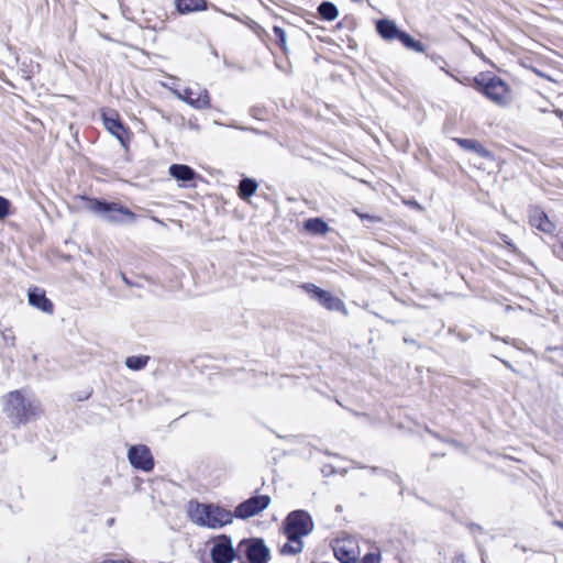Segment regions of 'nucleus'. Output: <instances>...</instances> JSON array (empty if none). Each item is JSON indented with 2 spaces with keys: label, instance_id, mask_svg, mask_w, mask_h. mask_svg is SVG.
Instances as JSON below:
<instances>
[{
  "label": "nucleus",
  "instance_id": "nucleus-1",
  "mask_svg": "<svg viewBox=\"0 0 563 563\" xmlns=\"http://www.w3.org/2000/svg\"><path fill=\"white\" fill-rule=\"evenodd\" d=\"M0 402L3 415L16 428L37 419L41 415L38 401L26 389L9 391L1 397Z\"/></svg>",
  "mask_w": 563,
  "mask_h": 563
},
{
  "label": "nucleus",
  "instance_id": "nucleus-2",
  "mask_svg": "<svg viewBox=\"0 0 563 563\" xmlns=\"http://www.w3.org/2000/svg\"><path fill=\"white\" fill-rule=\"evenodd\" d=\"M313 530L310 515L303 510L290 512L284 523L287 542L280 548L283 554H297L303 549L302 538Z\"/></svg>",
  "mask_w": 563,
  "mask_h": 563
},
{
  "label": "nucleus",
  "instance_id": "nucleus-3",
  "mask_svg": "<svg viewBox=\"0 0 563 563\" xmlns=\"http://www.w3.org/2000/svg\"><path fill=\"white\" fill-rule=\"evenodd\" d=\"M190 520L200 527L219 529L233 520V514L220 506L212 504L190 503L188 506Z\"/></svg>",
  "mask_w": 563,
  "mask_h": 563
},
{
  "label": "nucleus",
  "instance_id": "nucleus-4",
  "mask_svg": "<svg viewBox=\"0 0 563 563\" xmlns=\"http://www.w3.org/2000/svg\"><path fill=\"white\" fill-rule=\"evenodd\" d=\"M87 209L104 221L114 224L132 223L136 220L133 211L118 202H106L96 199H89Z\"/></svg>",
  "mask_w": 563,
  "mask_h": 563
},
{
  "label": "nucleus",
  "instance_id": "nucleus-5",
  "mask_svg": "<svg viewBox=\"0 0 563 563\" xmlns=\"http://www.w3.org/2000/svg\"><path fill=\"white\" fill-rule=\"evenodd\" d=\"M474 84L478 91L498 106H507L511 100L509 87L497 76L479 75Z\"/></svg>",
  "mask_w": 563,
  "mask_h": 563
},
{
  "label": "nucleus",
  "instance_id": "nucleus-6",
  "mask_svg": "<svg viewBox=\"0 0 563 563\" xmlns=\"http://www.w3.org/2000/svg\"><path fill=\"white\" fill-rule=\"evenodd\" d=\"M179 100L186 102L190 107L202 110L210 107V97L207 89L196 86L180 89L175 82L172 85L164 84Z\"/></svg>",
  "mask_w": 563,
  "mask_h": 563
},
{
  "label": "nucleus",
  "instance_id": "nucleus-7",
  "mask_svg": "<svg viewBox=\"0 0 563 563\" xmlns=\"http://www.w3.org/2000/svg\"><path fill=\"white\" fill-rule=\"evenodd\" d=\"M268 495H258L241 503L234 510V516L239 519H247L261 514L271 505Z\"/></svg>",
  "mask_w": 563,
  "mask_h": 563
},
{
  "label": "nucleus",
  "instance_id": "nucleus-8",
  "mask_svg": "<svg viewBox=\"0 0 563 563\" xmlns=\"http://www.w3.org/2000/svg\"><path fill=\"white\" fill-rule=\"evenodd\" d=\"M333 551L341 563H355L361 555L357 541L352 537L335 540Z\"/></svg>",
  "mask_w": 563,
  "mask_h": 563
},
{
  "label": "nucleus",
  "instance_id": "nucleus-9",
  "mask_svg": "<svg viewBox=\"0 0 563 563\" xmlns=\"http://www.w3.org/2000/svg\"><path fill=\"white\" fill-rule=\"evenodd\" d=\"M128 459L134 468L150 472L154 467L151 450L144 444L132 445L128 451Z\"/></svg>",
  "mask_w": 563,
  "mask_h": 563
},
{
  "label": "nucleus",
  "instance_id": "nucleus-10",
  "mask_svg": "<svg viewBox=\"0 0 563 563\" xmlns=\"http://www.w3.org/2000/svg\"><path fill=\"white\" fill-rule=\"evenodd\" d=\"M211 558L214 563H230L234 559V550L227 537H221L211 549Z\"/></svg>",
  "mask_w": 563,
  "mask_h": 563
},
{
  "label": "nucleus",
  "instance_id": "nucleus-11",
  "mask_svg": "<svg viewBox=\"0 0 563 563\" xmlns=\"http://www.w3.org/2000/svg\"><path fill=\"white\" fill-rule=\"evenodd\" d=\"M27 299L29 303L33 306L34 308L52 314L54 311V305L52 301L46 297L45 291L40 288H33L30 289L27 292Z\"/></svg>",
  "mask_w": 563,
  "mask_h": 563
},
{
  "label": "nucleus",
  "instance_id": "nucleus-12",
  "mask_svg": "<svg viewBox=\"0 0 563 563\" xmlns=\"http://www.w3.org/2000/svg\"><path fill=\"white\" fill-rule=\"evenodd\" d=\"M250 563H267L269 559V550L262 540H254L246 550Z\"/></svg>",
  "mask_w": 563,
  "mask_h": 563
},
{
  "label": "nucleus",
  "instance_id": "nucleus-13",
  "mask_svg": "<svg viewBox=\"0 0 563 563\" xmlns=\"http://www.w3.org/2000/svg\"><path fill=\"white\" fill-rule=\"evenodd\" d=\"M529 223L531 227L539 231L551 234L554 232L555 225L548 218V216L540 209H533L529 217Z\"/></svg>",
  "mask_w": 563,
  "mask_h": 563
},
{
  "label": "nucleus",
  "instance_id": "nucleus-14",
  "mask_svg": "<svg viewBox=\"0 0 563 563\" xmlns=\"http://www.w3.org/2000/svg\"><path fill=\"white\" fill-rule=\"evenodd\" d=\"M317 300L327 310L339 311L345 316L347 314V309L344 302L339 297H334L331 292L327 290L319 292Z\"/></svg>",
  "mask_w": 563,
  "mask_h": 563
},
{
  "label": "nucleus",
  "instance_id": "nucleus-15",
  "mask_svg": "<svg viewBox=\"0 0 563 563\" xmlns=\"http://www.w3.org/2000/svg\"><path fill=\"white\" fill-rule=\"evenodd\" d=\"M377 33L386 41L399 40L401 31L395 22L384 19L376 23Z\"/></svg>",
  "mask_w": 563,
  "mask_h": 563
},
{
  "label": "nucleus",
  "instance_id": "nucleus-16",
  "mask_svg": "<svg viewBox=\"0 0 563 563\" xmlns=\"http://www.w3.org/2000/svg\"><path fill=\"white\" fill-rule=\"evenodd\" d=\"M103 123L106 129L112 135H114L121 143H123L125 130L122 123L120 122L118 114L115 112L104 113Z\"/></svg>",
  "mask_w": 563,
  "mask_h": 563
},
{
  "label": "nucleus",
  "instance_id": "nucleus-17",
  "mask_svg": "<svg viewBox=\"0 0 563 563\" xmlns=\"http://www.w3.org/2000/svg\"><path fill=\"white\" fill-rule=\"evenodd\" d=\"M169 175L178 181L187 183L195 178L196 173L191 167L187 165L173 164L169 167Z\"/></svg>",
  "mask_w": 563,
  "mask_h": 563
},
{
  "label": "nucleus",
  "instance_id": "nucleus-18",
  "mask_svg": "<svg viewBox=\"0 0 563 563\" xmlns=\"http://www.w3.org/2000/svg\"><path fill=\"white\" fill-rule=\"evenodd\" d=\"M454 141L465 151L476 153L481 157H489L490 152L485 148L479 142L472 139H454Z\"/></svg>",
  "mask_w": 563,
  "mask_h": 563
},
{
  "label": "nucleus",
  "instance_id": "nucleus-19",
  "mask_svg": "<svg viewBox=\"0 0 563 563\" xmlns=\"http://www.w3.org/2000/svg\"><path fill=\"white\" fill-rule=\"evenodd\" d=\"M176 5L179 12L189 13L203 10L206 8L205 0H177Z\"/></svg>",
  "mask_w": 563,
  "mask_h": 563
},
{
  "label": "nucleus",
  "instance_id": "nucleus-20",
  "mask_svg": "<svg viewBox=\"0 0 563 563\" xmlns=\"http://www.w3.org/2000/svg\"><path fill=\"white\" fill-rule=\"evenodd\" d=\"M307 231L314 234H325L329 231V225L321 219H309L305 223Z\"/></svg>",
  "mask_w": 563,
  "mask_h": 563
},
{
  "label": "nucleus",
  "instance_id": "nucleus-21",
  "mask_svg": "<svg viewBox=\"0 0 563 563\" xmlns=\"http://www.w3.org/2000/svg\"><path fill=\"white\" fill-rule=\"evenodd\" d=\"M257 189V183L251 178H244L239 186V195L242 199H249Z\"/></svg>",
  "mask_w": 563,
  "mask_h": 563
},
{
  "label": "nucleus",
  "instance_id": "nucleus-22",
  "mask_svg": "<svg viewBox=\"0 0 563 563\" xmlns=\"http://www.w3.org/2000/svg\"><path fill=\"white\" fill-rule=\"evenodd\" d=\"M318 11L320 15L327 21H334L339 15L336 7L333 3L327 1L319 5Z\"/></svg>",
  "mask_w": 563,
  "mask_h": 563
},
{
  "label": "nucleus",
  "instance_id": "nucleus-23",
  "mask_svg": "<svg viewBox=\"0 0 563 563\" xmlns=\"http://www.w3.org/2000/svg\"><path fill=\"white\" fill-rule=\"evenodd\" d=\"M150 361L148 356H129L125 360V365L132 371L143 369Z\"/></svg>",
  "mask_w": 563,
  "mask_h": 563
},
{
  "label": "nucleus",
  "instance_id": "nucleus-24",
  "mask_svg": "<svg viewBox=\"0 0 563 563\" xmlns=\"http://www.w3.org/2000/svg\"><path fill=\"white\" fill-rule=\"evenodd\" d=\"M399 41L404 44V46H406L409 49L416 52L422 51V45L419 42L415 41L409 34L405 32H401Z\"/></svg>",
  "mask_w": 563,
  "mask_h": 563
},
{
  "label": "nucleus",
  "instance_id": "nucleus-25",
  "mask_svg": "<svg viewBox=\"0 0 563 563\" xmlns=\"http://www.w3.org/2000/svg\"><path fill=\"white\" fill-rule=\"evenodd\" d=\"M1 338L9 346H11V347L15 346L16 338L11 328H7V329L2 330Z\"/></svg>",
  "mask_w": 563,
  "mask_h": 563
},
{
  "label": "nucleus",
  "instance_id": "nucleus-26",
  "mask_svg": "<svg viewBox=\"0 0 563 563\" xmlns=\"http://www.w3.org/2000/svg\"><path fill=\"white\" fill-rule=\"evenodd\" d=\"M10 208L11 202L7 198L0 196V220H3L10 214Z\"/></svg>",
  "mask_w": 563,
  "mask_h": 563
},
{
  "label": "nucleus",
  "instance_id": "nucleus-27",
  "mask_svg": "<svg viewBox=\"0 0 563 563\" xmlns=\"http://www.w3.org/2000/svg\"><path fill=\"white\" fill-rule=\"evenodd\" d=\"M301 288L305 289L316 300L318 299V294L323 291V289L310 283L302 284Z\"/></svg>",
  "mask_w": 563,
  "mask_h": 563
},
{
  "label": "nucleus",
  "instance_id": "nucleus-28",
  "mask_svg": "<svg viewBox=\"0 0 563 563\" xmlns=\"http://www.w3.org/2000/svg\"><path fill=\"white\" fill-rule=\"evenodd\" d=\"M273 32L275 34V36L277 37L278 42H279V45L280 47L285 51L286 49V32L279 27V26H274L273 27Z\"/></svg>",
  "mask_w": 563,
  "mask_h": 563
},
{
  "label": "nucleus",
  "instance_id": "nucleus-29",
  "mask_svg": "<svg viewBox=\"0 0 563 563\" xmlns=\"http://www.w3.org/2000/svg\"><path fill=\"white\" fill-rule=\"evenodd\" d=\"M379 559L378 554L368 553L363 558L362 563H379Z\"/></svg>",
  "mask_w": 563,
  "mask_h": 563
},
{
  "label": "nucleus",
  "instance_id": "nucleus-30",
  "mask_svg": "<svg viewBox=\"0 0 563 563\" xmlns=\"http://www.w3.org/2000/svg\"><path fill=\"white\" fill-rule=\"evenodd\" d=\"M102 563H132L131 561H128V560H115V559H106L102 561Z\"/></svg>",
  "mask_w": 563,
  "mask_h": 563
},
{
  "label": "nucleus",
  "instance_id": "nucleus-31",
  "mask_svg": "<svg viewBox=\"0 0 563 563\" xmlns=\"http://www.w3.org/2000/svg\"><path fill=\"white\" fill-rule=\"evenodd\" d=\"M453 563H466V561L463 555H459L454 558Z\"/></svg>",
  "mask_w": 563,
  "mask_h": 563
},
{
  "label": "nucleus",
  "instance_id": "nucleus-32",
  "mask_svg": "<svg viewBox=\"0 0 563 563\" xmlns=\"http://www.w3.org/2000/svg\"><path fill=\"white\" fill-rule=\"evenodd\" d=\"M504 242L507 244V246H508L511 251H516V246H515L510 241H508L506 238L504 239Z\"/></svg>",
  "mask_w": 563,
  "mask_h": 563
},
{
  "label": "nucleus",
  "instance_id": "nucleus-33",
  "mask_svg": "<svg viewBox=\"0 0 563 563\" xmlns=\"http://www.w3.org/2000/svg\"><path fill=\"white\" fill-rule=\"evenodd\" d=\"M356 213H357V216H358L361 219H369V220H372V219H373V217H371V216H368V214H362V213H358V212H356Z\"/></svg>",
  "mask_w": 563,
  "mask_h": 563
},
{
  "label": "nucleus",
  "instance_id": "nucleus-34",
  "mask_svg": "<svg viewBox=\"0 0 563 563\" xmlns=\"http://www.w3.org/2000/svg\"><path fill=\"white\" fill-rule=\"evenodd\" d=\"M553 523H554L556 527H559V528L563 529V521L555 520Z\"/></svg>",
  "mask_w": 563,
  "mask_h": 563
},
{
  "label": "nucleus",
  "instance_id": "nucleus-35",
  "mask_svg": "<svg viewBox=\"0 0 563 563\" xmlns=\"http://www.w3.org/2000/svg\"><path fill=\"white\" fill-rule=\"evenodd\" d=\"M153 220L157 223H162L157 218H153Z\"/></svg>",
  "mask_w": 563,
  "mask_h": 563
}]
</instances>
